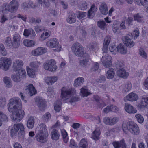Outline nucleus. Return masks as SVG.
Instances as JSON below:
<instances>
[{"mask_svg":"<svg viewBox=\"0 0 148 148\" xmlns=\"http://www.w3.org/2000/svg\"><path fill=\"white\" fill-rule=\"evenodd\" d=\"M51 136L53 140H57L59 139L60 134L58 130L53 129L51 132Z\"/></svg>","mask_w":148,"mask_h":148,"instance_id":"nucleus-27","label":"nucleus"},{"mask_svg":"<svg viewBox=\"0 0 148 148\" xmlns=\"http://www.w3.org/2000/svg\"><path fill=\"white\" fill-rule=\"evenodd\" d=\"M100 134V131L95 130L92 134L91 138L95 140H98L99 139Z\"/></svg>","mask_w":148,"mask_h":148,"instance_id":"nucleus-37","label":"nucleus"},{"mask_svg":"<svg viewBox=\"0 0 148 148\" xmlns=\"http://www.w3.org/2000/svg\"><path fill=\"white\" fill-rule=\"evenodd\" d=\"M8 5L9 8V12L11 13L15 12L18 9L15 7H14V6H12L11 5H10V4Z\"/></svg>","mask_w":148,"mask_h":148,"instance_id":"nucleus-57","label":"nucleus"},{"mask_svg":"<svg viewBox=\"0 0 148 148\" xmlns=\"http://www.w3.org/2000/svg\"><path fill=\"white\" fill-rule=\"evenodd\" d=\"M28 75L31 77H33L35 75V71L32 69L28 68L27 69Z\"/></svg>","mask_w":148,"mask_h":148,"instance_id":"nucleus-45","label":"nucleus"},{"mask_svg":"<svg viewBox=\"0 0 148 148\" xmlns=\"http://www.w3.org/2000/svg\"><path fill=\"white\" fill-rule=\"evenodd\" d=\"M39 128L40 130L39 132L35 136L36 139L38 141L44 143L46 141V137L48 135L47 131L46 128V125L44 124H41Z\"/></svg>","mask_w":148,"mask_h":148,"instance_id":"nucleus-3","label":"nucleus"},{"mask_svg":"<svg viewBox=\"0 0 148 148\" xmlns=\"http://www.w3.org/2000/svg\"><path fill=\"white\" fill-rule=\"evenodd\" d=\"M38 1L39 3L43 5V6L45 7H48L50 5V4L49 2L46 0H38Z\"/></svg>","mask_w":148,"mask_h":148,"instance_id":"nucleus-47","label":"nucleus"},{"mask_svg":"<svg viewBox=\"0 0 148 148\" xmlns=\"http://www.w3.org/2000/svg\"><path fill=\"white\" fill-rule=\"evenodd\" d=\"M97 25L98 27L102 30H104L107 26L106 24L103 20H100L98 21Z\"/></svg>","mask_w":148,"mask_h":148,"instance_id":"nucleus-34","label":"nucleus"},{"mask_svg":"<svg viewBox=\"0 0 148 148\" xmlns=\"http://www.w3.org/2000/svg\"><path fill=\"white\" fill-rule=\"evenodd\" d=\"M99 9L101 12L103 14L106 15L108 12L107 5L104 2L101 3L99 6Z\"/></svg>","mask_w":148,"mask_h":148,"instance_id":"nucleus-23","label":"nucleus"},{"mask_svg":"<svg viewBox=\"0 0 148 148\" xmlns=\"http://www.w3.org/2000/svg\"><path fill=\"white\" fill-rule=\"evenodd\" d=\"M135 117L137 119V121L139 123H143L144 121V119L143 117L140 114H136L135 115Z\"/></svg>","mask_w":148,"mask_h":148,"instance_id":"nucleus-51","label":"nucleus"},{"mask_svg":"<svg viewBox=\"0 0 148 148\" xmlns=\"http://www.w3.org/2000/svg\"><path fill=\"white\" fill-rule=\"evenodd\" d=\"M124 108L126 111L130 114H134L137 112V110L135 108L127 103H125Z\"/></svg>","mask_w":148,"mask_h":148,"instance_id":"nucleus-19","label":"nucleus"},{"mask_svg":"<svg viewBox=\"0 0 148 148\" xmlns=\"http://www.w3.org/2000/svg\"><path fill=\"white\" fill-rule=\"evenodd\" d=\"M88 147V144L86 140L83 139L80 141L79 147L80 148H87Z\"/></svg>","mask_w":148,"mask_h":148,"instance_id":"nucleus-43","label":"nucleus"},{"mask_svg":"<svg viewBox=\"0 0 148 148\" xmlns=\"http://www.w3.org/2000/svg\"><path fill=\"white\" fill-rule=\"evenodd\" d=\"M23 35L26 37H29V38L33 39L35 37L36 34L34 31L32 29H25Z\"/></svg>","mask_w":148,"mask_h":148,"instance_id":"nucleus-18","label":"nucleus"},{"mask_svg":"<svg viewBox=\"0 0 148 148\" xmlns=\"http://www.w3.org/2000/svg\"><path fill=\"white\" fill-rule=\"evenodd\" d=\"M5 43L8 46H10L12 44V40L11 38L9 37H7L5 40Z\"/></svg>","mask_w":148,"mask_h":148,"instance_id":"nucleus-64","label":"nucleus"},{"mask_svg":"<svg viewBox=\"0 0 148 148\" xmlns=\"http://www.w3.org/2000/svg\"><path fill=\"white\" fill-rule=\"evenodd\" d=\"M75 92L73 88H68L63 87L61 89V96L63 99H66L67 102H69L71 105L74 106L75 102L79 100V98L78 97H71Z\"/></svg>","mask_w":148,"mask_h":148,"instance_id":"nucleus-2","label":"nucleus"},{"mask_svg":"<svg viewBox=\"0 0 148 148\" xmlns=\"http://www.w3.org/2000/svg\"><path fill=\"white\" fill-rule=\"evenodd\" d=\"M113 31L114 33L119 34L120 32L119 27L117 25H114L113 26Z\"/></svg>","mask_w":148,"mask_h":148,"instance_id":"nucleus-52","label":"nucleus"},{"mask_svg":"<svg viewBox=\"0 0 148 148\" xmlns=\"http://www.w3.org/2000/svg\"><path fill=\"white\" fill-rule=\"evenodd\" d=\"M3 81L7 87L10 88L12 86V84L10 79L8 77H5L3 78Z\"/></svg>","mask_w":148,"mask_h":148,"instance_id":"nucleus-38","label":"nucleus"},{"mask_svg":"<svg viewBox=\"0 0 148 148\" xmlns=\"http://www.w3.org/2000/svg\"><path fill=\"white\" fill-rule=\"evenodd\" d=\"M82 57H83V59L79 61V65L82 67L86 68L89 65V62L90 59V56L87 53H85Z\"/></svg>","mask_w":148,"mask_h":148,"instance_id":"nucleus-10","label":"nucleus"},{"mask_svg":"<svg viewBox=\"0 0 148 148\" xmlns=\"http://www.w3.org/2000/svg\"><path fill=\"white\" fill-rule=\"evenodd\" d=\"M99 68V64L97 62H95L91 68V70L92 71H95L98 69Z\"/></svg>","mask_w":148,"mask_h":148,"instance_id":"nucleus-59","label":"nucleus"},{"mask_svg":"<svg viewBox=\"0 0 148 148\" xmlns=\"http://www.w3.org/2000/svg\"><path fill=\"white\" fill-rule=\"evenodd\" d=\"M124 140L123 139L121 140L120 141L114 142L113 143V145L115 148H120L121 146V142L122 141L124 142Z\"/></svg>","mask_w":148,"mask_h":148,"instance_id":"nucleus-53","label":"nucleus"},{"mask_svg":"<svg viewBox=\"0 0 148 148\" xmlns=\"http://www.w3.org/2000/svg\"><path fill=\"white\" fill-rule=\"evenodd\" d=\"M61 133L64 142L65 143H67L68 140L69 138L67 132L65 130H63L61 131Z\"/></svg>","mask_w":148,"mask_h":148,"instance_id":"nucleus-42","label":"nucleus"},{"mask_svg":"<svg viewBox=\"0 0 148 148\" xmlns=\"http://www.w3.org/2000/svg\"><path fill=\"white\" fill-rule=\"evenodd\" d=\"M143 17V16H141L139 14H137L134 16V19L135 20L137 21L138 22L142 21Z\"/></svg>","mask_w":148,"mask_h":148,"instance_id":"nucleus-54","label":"nucleus"},{"mask_svg":"<svg viewBox=\"0 0 148 148\" xmlns=\"http://www.w3.org/2000/svg\"><path fill=\"white\" fill-rule=\"evenodd\" d=\"M117 74L118 76L123 78H127L129 75L128 73L126 72L124 68H122V69L120 70H117Z\"/></svg>","mask_w":148,"mask_h":148,"instance_id":"nucleus-22","label":"nucleus"},{"mask_svg":"<svg viewBox=\"0 0 148 148\" xmlns=\"http://www.w3.org/2000/svg\"><path fill=\"white\" fill-rule=\"evenodd\" d=\"M61 103L60 101H56L54 104V108L55 110L58 112H59L61 110Z\"/></svg>","mask_w":148,"mask_h":148,"instance_id":"nucleus-41","label":"nucleus"},{"mask_svg":"<svg viewBox=\"0 0 148 148\" xmlns=\"http://www.w3.org/2000/svg\"><path fill=\"white\" fill-rule=\"evenodd\" d=\"M116 48L117 51L121 54H125L127 53V48L123 44H120Z\"/></svg>","mask_w":148,"mask_h":148,"instance_id":"nucleus-25","label":"nucleus"},{"mask_svg":"<svg viewBox=\"0 0 148 148\" xmlns=\"http://www.w3.org/2000/svg\"><path fill=\"white\" fill-rule=\"evenodd\" d=\"M46 46L51 48H56L55 50L58 52L60 51L61 47L58 40L56 38L50 39L46 43Z\"/></svg>","mask_w":148,"mask_h":148,"instance_id":"nucleus-5","label":"nucleus"},{"mask_svg":"<svg viewBox=\"0 0 148 148\" xmlns=\"http://www.w3.org/2000/svg\"><path fill=\"white\" fill-rule=\"evenodd\" d=\"M6 105V99L5 98L1 97L0 98V106L3 107Z\"/></svg>","mask_w":148,"mask_h":148,"instance_id":"nucleus-56","label":"nucleus"},{"mask_svg":"<svg viewBox=\"0 0 148 148\" xmlns=\"http://www.w3.org/2000/svg\"><path fill=\"white\" fill-rule=\"evenodd\" d=\"M72 49L74 54L78 57H82L86 53L84 52L83 47L78 42L75 43L72 45Z\"/></svg>","mask_w":148,"mask_h":148,"instance_id":"nucleus-4","label":"nucleus"},{"mask_svg":"<svg viewBox=\"0 0 148 148\" xmlns=\"http://www.w3.org/2000/svg\"><path fill=\"white\" fill-rule=\"evenodd\" d=\"M23 64V61L21 60H16L15 62L14 63L13 67L16 71H19V72H22L23 76L24 77L26 76L25 71L24 69L22 68V66Z\"/></svg>","mask_w":148,"mask_h":148,"instance_id":"nucleus-8","label":"nucleus"},{"mask_svg":"<svg viewBox=\"0 0 148 148\" xmlns=\"http://www.w3.org/2000/svg\"><path fill=\"white\" fill-rule=\"evenodd\" d=\"M40 63L39 62L35 61L31 62L30 64V66L33 68H37Z\"/></svg>","mask_w":148,"mask_h":148,"instance_id":"nucleus-48","label":"nucleus"},{"mask_svg":"<svg viewBox=\"0 0 148 148\" xmlns=\"http://www.w3.org/2000/svg\"><path fill=\"white\" fill-rule=\"evenodd\" d=\"M16 17L18 18L21 19L25 22H26V19L27 18L26 16H24L22 14H19L17 15Z\"/></svg>","mask_w":148,"mask_h":148,"instance_id":"nucleus-63","label":"nucleus"},{"mask_svg":"<svg viewBox=\"0 0 148 148\" xmlns=\"http://www.w3.org/2000/svg\"><path fill=\"white\" fill-rule=\"evenodd\" d=\"M110 41V38L109 36H106L104 38L103 45H108Z\"/></svg>","mask_w":148,"mask_h":148,"instance_id":"nucleus-60","label":"nucleus"},{"mask_svg":"<svg viewBox=\"0 0 148 148\" xmlns=\"http://www.w3.org/2000/svg\"><path fill=\"white\" fill-rule=\"evenodd\" d=\"M114 74L115 73L114 69L110 68L107 71L106 75L108 79H111L114 77Z\"/></svg>","mask_w":148,"mask_h":148,"instance_id":"nucleus-30","label":"nucleus"},{"mask_svg":"<svg viewBox=\"0 0 148 148\" xmlns=\"http://www.w3.org/2000/svg\"><path fill=\"white\" fill-rule=\"evenodd\" d=\"M56 62L53 59H51L44 64V68L49 71H55L57 67L56 65Z\"/></svg>","mask_w":148,"mask_h":148,"instance_id":"nucleus-7","label":"nucleus"},{"mask_svg":"<svg viewBox=\"0 0 148 148\" xmlns=\"http://www.w3.org/2000/svg\"><path fill=\"white\" fill-rule=\"evenodd\" d=\"M97 8L95 9V5H92L88 12V17L89 18H92L97 10Z\"/></svg>","mask_w":148,"mask_h":148,"instance_id":"nucleus-36","label":"nucleus"},{"mask_svg":"<svg viewBox=\"0 0 148 148\" xmlns=\"http://www.w3.org/2000/svg\"><path fill=\"white\" fill-rule=\"evenodd\" d=\"M84 82V79L82 77H79L74 81V86L75 87H79L83 84Z\"/></svg>","mask_w":148,"mask_h":148,"instance_id":"nucleus-31","label":"nucleus"},{"mask_svg":"<svg viewBox=\"0 0 148 148\" xmlns=\"http://www.w3.org/2000/svg\"><path fill=\"white\" fill-rule=\"evenodd\" d=\"M115 67L117 70H120L122 69V68H124V64L123 63L119 61H118L116 63Z\"/></svg>","mask_w":148,"mask_h":148,"instance_id":"nucleus-46","label":"nucleus"},{"mask_svg":"<svg viewBox=\"0 0 148 148\" xmlns=\"http://www.w3.org/2000/svg\"><path fill=\"white\" fill-rule=\"evenodd\" d=\"M42 118L46 121H47L51 118V114L49 112L46 113L43 116Z\"/></svg>","mask_w":148,"mask_h":148,"instance_id":"nucleus-61","label":"nucleus"},{"mask_svg":"<svg viewBox=\"0 0 148 148\" xmlns=\"http://www.w3.org/2000/svg\"><path fill=\"white\" fill-rule=\"evenodd\" d=\"M111 57L108 55H107L102 57L101 61L103 65L106 68H108L111 66L112 63L111 61Z\"/></svg>","mask_w":148,"mask_h":148,"instance_id":"nucleus-12","label":"nucleus"},{"mask_svg":"<svg viewBox=\"0 0 148 148\" xmlns=\"http://www.w3.org/2000/svg\"><path fill=\"white\" fill-rule=\"evenodd\" d=\"M80 8L81 10H84L87 9V4L85 1L82 2L81 4L80 5Z\"/></svg>","mask_w":148,"mask_h":148,"instance_id":"nucleus-62","label":"nucleus"},{"mask_svg":"<svg viewBox=\"0 0 148 148\" xmlns=\"http://www.w3.org/2000/svg\"><path fill=\"white\" fill-rule=\"evenodd\" d=\"M132 37L130 34H128L126 36H124L122 37V40L123 43L125 45L129 47H133L134 43L131 40Z\"/></svg>","mask_w":148,"mask_h":148,"instance_id":"nucleus-11","label":"nucleus"},{"mask_svg":"<svg viewBox=\"0 0 148 148\" xmlns=\"http://www.w3.org/2000/svg\"><path fill=\"white\" fill-rule=\"evenodd\" d=\"M128 130L132 134L137 135L139 133V127L137 125L132 122H128Z\"/></svg>","mask_w":148,"mask_h":148,"instance_id":"nucleus-9","label":"nucleus"},{"mask_svg":"<svg viewBox=\"0 0 148 148\" xmlns=\"http://www.w3.org/2000/svg\"><path fill=\"white\" fill-rule=\"evenodd\" d=\"M58 79L56 76L47 77L45 78V80L46 83L49 85H51L56 82Z\"/></svg>","mask_w":148,"mask_h":148,"instance_id":"nucleus-21","label":"nucleus"},{"mask_svg":"<svg viewBox=\"0 0 148 148\" xmlns=\"http://www.w3.org/2000/svg\"><path fill=\"white\" fill-rule=\"evenodd\" d=\"M131 88L132 85L130 82H127L126 83L124 88L126 92H128L131 90Z\"/></svg>","mask_w":148,"mask_h":148,"instance_id":"nucleus-50","label":"nucleus"},{"mask_svg":"<svg viewBox=\"0 0 148 148\" xmlns=\"http://www.w3.org/2000/svg\"><path fill=\"white\" fill-rule=\"evenodd\" d=\"M47 51L46 48L40 47L32 50L31 52L32 54L34 56H39L46 53Z\"/></svg>","mask_w":148,"mask_h":148,"instance_id":"nucleus-15","label":"nucleus"},{"mask_svg":"<svg viewBox=\"0 0 148 148\" xmlns=\"http://www.w3.org/2000/svg\"><path fill=\"white\" fill-rule=\"evenodd\" d=\"M76 17L75 14L72 12L69 15L68 18L66 19L67 22L71 24L75 23L76 21Z\"/></svg>","mask_w":148,"mask_h":148,"instance_id":"nucleus-29","label":"nucleus"},{"mask_svg":"<svg viewBox=\"0 0 148 148\" xmlns=\"http://www.w3.org/2000/svg\"><path fill=\"white\" fill-rule=\"evenodd\" d=\"M47 94L48 96L52 98L53 97L54 93L53 90L50 87L48 88L47 91Z\"/></svg>","mask_w":148,"mask_h":148,"instance_id":"nucleus-49","label":"nucleus"},{"mask_svg":"<svg viewBox=\"0 0 148 148\" xmlns=\"http://www.w3.org/2000/svg\"><path fill=\"white\" fill-rule=\"evenodd\" d=\"M0 53L3 56H6L7 54L6 50L4 45L2 44H0Z\"/></svg>","mask_w":148,"mask_h":148,"instance_id":"nucleus-44","label":"nucleus"},{"mask_svg":"<svg viewBox=\"0 0 148 148\" xmlns=\"http://www.w3.org/2000/svg\"><path fill=\"white\" fill-rule=\"evenodd\" d=\"M27 88L25 90H28L30 96H32L36 93V90L32 84H29L28 86H27Z\"/></svg>","mask_w":148,"mask_h":148,"instance_id":"nucleus-28","label":"nucleus"},{"mask_svg":"<svg viewBox=\"0 0 148 148\" xmlns=\"http://www.w3.org/2000/svg\"><path fill=\"white\" fill-rule=\"evenodd\" d=\"M21 38L20 35L17 34L13 35L12 42V45L15 48H18L21 43Z\"/></svg>","mask_w":148,"mask_h":148,"instance_id":"nucleus-17","label":"nucleus"},{"mask_svg":"<svg viewBox=\"0 0 148 148\" xmlns=\"http://www.w3.org/2000/svg\"><path fill=\"white\" fill-rule=\"evenodd\" d=\"M138 106L142 108L145 107L148 108V97L143 98L140 103L138 105Z\"/></svg>","mask_w":148,"mask_h":148,"instance_id":"nucleus-26","label":"nucleus"},{"mask_svg":"<svg viewBox=\"0 0 148 148\" xmlns=\"http://www.w3.org/2000/svg\"><path fill=\"white\" fill-rule=\"evenodd\" d=\"M7 106L8 111L12 113L11 117L12 120L16 122H19L25 115L24 111L22 110V105L20 99L18 97L11 99Z\"/></svg>","mask_w":148,"mask_h":148,"instance_id":"nucleus-1","label":"nucleus"},{"mask_svg":"<svg viewBox=\"0 0 148 148\" xmlns=\"http://www.w3.org/2000/svg\"><path fill=\"white\" fill-rule=\"evenodd\" d=\"M127 99L131 101H136L138 98V96L136 94L133 92H131L127 95L126 96Z\"/></svg>","mask_w":148,"mask_h":148,"instance_id":"nucleus-24","label":"nucleus"},{"mask_svg":"<svg viewBox=\"0 0 148 148\" xmlns=\"http://www.w3.org/2000/svg\"><path fill=\"white\" fill-rule=\"evenodd\" d=\"M16 73L15 74L12 76L11 78L12 79L14 82H19L20 81V79L21 78H25L26 76L23 77L22 75V72H19V71H16Z\"/></svg>","mask_w":148,"mask_h":148,"instance_id":"nucleus-20","label":"nucleus"},{"mask_svg":"<svg viewBox=\"0 0 148 148\" xmlns=\"http://www.w3.org/2000/svg\"><path fill=\"white\" fill-rule=\"evenodd\" d=\"M139 32L138 30H135L132 32V34H131L130 35L132 36V37L134 36V39H136L137 37L138 36Z\"/></svg>","mask_w":148,"mask_h":148,"instance_id":"nucleus-55","label":"nucleus"},{"mask_svg":"<svg viewBox=\"0 0 148 148\" xmlns=\"http://www.w3.org/2000/svg\"><path fill=\"white\" fill-rule=\"evenodd\" d=\"M88 47L92 50L97 49L98 47V44L95 41L91 42L88 44Z\"/></svg>","mask_w":148,"mask_h":148,"instance_id":"nucleus-40","label":"nucleus"},{"mask_svg":"<svg viewBox=\"0 0 148 148\" xmlns=\"http://www.w3.org/2000/svg\"><path fill=\"white\" fill-rule=\"evenodd\" d=\"M0 60V65L2 66L5 70H8L11 64V61L10 59L7 58L2 57Z\"/></svg>","mask_w":148,"mask_h":148,"instance_id":"nucleus-13","label":"nucleus"},{"mask_svg":"<svg viewBox=\"0 0 148 148\" xmlns=\"http://www.w3.org/2000/svg\"><path fill=\"white\" fill-rule=\"evenodd\" d=\"M9 4L17 8H18L19 6L18 3L16 0H12L10 2Z\"/></svg>","mask_w":148,"mask_h":148,"instance_id":"nucleus-58","label":"nucleus"},{"mask_svg":"<svg viewBox=\"0 0 148 148\" xmlns=\"http://www.w3.org/2000/svg\"><path fill=\"white\" fill-rule=\"evenodd\" d=\"M35 101L40 110L44 111L46 106V102L45 100L41 98L37 97Z\"/></svg>","mask_w":148,"mask_h":148,"instance_id":"nucleus-14","label":"nucleus"},{"mask_svg":"<svg viewBox=\"0 0 148 148\" xmlns=\"http://www.w3.org/2000/svg\"><path fill=\"white\" fill-rule=\"evenodd\" d=\"M34 119L33 117H31L28 119L27 126L29 129H32L34 127Z\"/></svg>","mask_w":148,"mask_h":148,"instance_id":"nucleus-32","label":"nucleus"},{"mask_svg":"<svg viewBox=\"0 0 148 148\" xmlns=\"http://www.w3.org/2000/svg\"><path fill=\"white\" fill-rule=\"evenodd\" d=\"M35 44V42L33 40L28 39H25L23 42V44L25 46L28 47H32Z\"/></svg>","mask_w":148,"mask_h":148,"instance_id":"nucleus-33","label":"nucleus"},{"mask_svg":"<svg viewBox=\"0 0 148 148\" xmlns=\"http://www.w3.org/2000/svg\"><path fill=\"white\" fill-rule=\"evenodd\" d=\"M8 120V118L7 115L1 112H0V121H1V125L2 122H7Z\"/></svg>","mask_w":148,"mask_h":148,"instance_id":"nucleus-39","label":"nucleus"},{"mask_svg":"<svg viewBox=\"0 0 148 148\" xmlns=\"http://www.w3.org/2000/svg\"><path fill=\"white\" fill-rule=\"evenodd\" d=\"M20 130V134L23 137L25 135L24 127L23 125L21 123L14 124L13 128L11 130V133L13 136L17 133Z\"/></svg>","mask_w":148,"mask_h":148,"instance_id":"nucleus-6","label":"nucleus"},{"mask_svg":"<svg viewBox=\"0 0 148 148\" xmlns=\"http://www.w3.org/2000/svg\"><path fill=\"white\" fill-rule=\"evenodd\" d=\"M118 121V119L116 117L113 118L105 117L103 119L104 123L106 125H113Z\"/></svg>","mask_w":148,"mask_h":148,"instance_id":"nucleus-16","label":"nucleus"},{"mask_svg":"<svg viewBox=\"0 0 148 148\" xmlns=\"http://www.w3.org/2000/svg\"><path fill=\"white\" fill-rule=\"evenodd\" d=\"M80 95L83 97H87L90 94L88 90L84 87L81 88L80 90Z\"/></svg>","mask_w":148,"mask_h":148,"instance_id":"nucleus-35","label":"nucleus"}]
</instances>
